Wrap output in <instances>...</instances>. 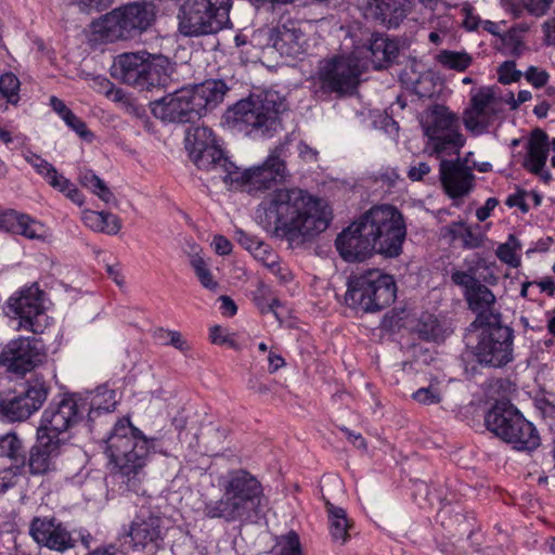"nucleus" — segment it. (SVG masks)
<instances>
[{"label":"nucleus","mask_w":555,"mask_h":555,"mask_svg":"<svg viewBox=\"0 0 555 555\" xmlns=\"http://www.w3.org/2000/svg\"><path fill=\"white\" fill-rule=\"evenodd\" d=\"M543 31L546 44L555 46V11L553 16L544 22Z\"/></svg>","instance_id":"774afa93"},{"label":"nucleus","mask_w":555,"mask_h":555,"mask_svg":"<svg viewBox=\"0 0 555 555\" xmlns=\"http://www.w3.org/2000/svg\"><path fill=\"white\" fill-rule=\"evenodd\" d=\"M437 61L448 69L464 72L472 64V56L466 52L443 50L437 55Z\"/></svg>","instance_id":"79ce46f5"},{"label":"nucleus","mask_w":555,"mask_h":555,"mask_svg":"<svg viewBox=\"0 0 555 555\" xmlns=\"http://www.w3.org/2000/svg\"><path fill=\"white\" fill-rule=\"evenodd\" d=\"M399 54V44L386 35H372L366 47L365 57L376 69L387 67Z\"/></svg>","instance_id":"7c9ffc66"},{"label":"nucleus","mask_w":555,"mask_h":555,"mask_svg":"<svg viewBox=\"0 0 555 555\" xmlns=\"http://www.w3.org/2000/svg\"><path fill=\"white\" fill-rule=\"evenodd\" d=\"M190 262L202 286L209 291H216L218 282L214 279L207 262L198 255H194Z\"/></svg>","instance_id":"49530a36"},{"label":"nucleus","mask_w":555,"mask_h":555,"mask_svg":"<svg viewBox=\"0 0 555 555\" xmlns=\"http://www.w3.org/2000/svg\"><path fill=\"white\" fill-rule=\"evenodd\" d=\"M439 179L444 193L453 199V205L456 207L475 186V175L472 168L459 156L455 159L440 158Z\"/></svg>","instance_id":"a211bd4d"},{"label":"nucleus","mask_w":555,"mask_h":555,"mask_svg":"<svg viewBox=\"0 0 555 555\" xmlns=\"http://www.w3.org/2000/svg\"><path fill=\"white\" fill-rule=\"evenodd\" d=\"M29 535L39 546L60 553L76 545L72 532L54 516L34 517L29 524Z\"/></svg>","instance_id":"6ab92c4d"},{"label":"nucleus","mask_w":555,"mask_h":555,"mask_svg":"<svg viewBox=\"0 0 555 555\" xmlns=\"http://www.w3.org/2000/svg\"><path fill=\"white\" fill-rule=\"evenodd\" d=\"M83 224L94 232H99L102 220V211L86 209L81 216Z\"/></svg>","instance_id":"680f3d73"},{"label":"nucleus","mask_w":555,"mask_h":555,"mask_svg":"<svg viewBox=\"0 0 555 555\" xmlns=\"http://www.w3.org/2000/svg\"><path fill=\"white\" fill-rule=\"evenodd\" d=\"M158 337H169L168 345L175 347L176 349L186 352L190 350V345L188 341L182 337L181 333L178 331H171V330H164L159 328L157 331Z\"/></svg>","instance_id":"13d9d810"},{"label":"nucleus","mask_w":555,"mask_h":555,"mask_svg":"<svg viewBox=\"0 0 555 555\" xmlns=\"http://www.w3.org/2000/svg\"><path fill=\"white\" fill-rule=\"evenodd\" d=\"M98 233L116 235L121 229V220L117 215L102 210V220Z\"/></svg>","instance_id":"864d4df0"},{"label":"nucleus","mask_w":555,"mask_h":555,"mask_svg":"<svg viewBox=\"0 0 555 555\" xmlns=\"http://www.w3.org/2000/svg\"><path fill=\"white\" fill-rule=\"evenodd\" d=\"M83 397L85 403H87V416H90L92 413H114L119 402L117 392L105 385L99 386L94 391L87 392Z\"/></svg>","instance_id":"473e14b6"},{"label":"nucleus","mask_w":555,"mask_h":555,"mask_svg":"<svg viewBox=\"0 0 555 555\" xmlns=\"http://www.w3.org/2000/svg\"><path fill=\"white\" fill-rule=\"evenodd\" d=\"M499 201L495 197H489L482 207L476 210V217L478 221L482 222L487 220L494 208L498 206Z\"/></svg>","instance_id":"338daca9"},{"label":"nucleus","mask_w":555,"mask_h":555,"mask_svg":"<svg viewBox=\"0 0 555 555\" xmlns=\"http://www.w3.org/2000/svg\"><path fill=\"white\" fill-rule=\"evenodd\" d=\"M361 75L359 62L353 56H333L320 62L317 79L321 91L337 95L351 94Z\"/></svg>","instance_id":"2eb2a0df"},{"label":"nucleus","mask_w":555,"mask_h":555,"mask_svg":"<svg viewBox=\"0 0 555 555\" xmlns=\"http://www.w3.org/2000/svg\"><path fill=\"white\" fill-rule=\"evenodd\" d=\"M146 51L129 52L117 55L111 67L112 76L129 86L139 88L146 66Z\"/></svg>","instance_id":"bb28decb"},{"label":"nucleus","mask_w":555,"mask_h":555,"mask_svg":"<svg viewBox=\"0 0 555 555\" xmlns=\"http://www.w3.org/2000/svg\"><path fill=\"white\" fill-rule=\"evenodd\" d=\"M40 361L38 340L30 337L12 339L0 352V365L18 376L30 372Z\"/></svg>","instance_id":"aec40b11"},{"label":"nucleus","mask_w":555,"mask_h":555,"mask_svg":"<svg viewBox=\"0 0 555 555\" xmlns=\"http://www.w3.org/2000/svg\"><path fill=\"white\" fill-rule=\"evenodd\" d=\"M198 169L216 171L224 182L238 181V168L224 155V152L216 144L202 147L201 151L190 154Z\"/></svg>","instance_id":"a878e982"},{"label":"nucleus","mask_w":555,"mask_h":555,"mask_svg":"<svg viewBox=\"0 0 555 555\" xmlns=\"http://www.w3.org/2000/svg\"><path fill=\"white\" fill-rule=\"evenodd\" d=\"M168 528L158 509L142 505L129 525L127 533L132 551L143 552L147 548L158 551L164 547Z\"/></svg>","instance_id":"dca6fc26"},{"label":"nucleus","mask_w":555,"mask_h":555,"mask_svg":"<svg viewBox=\"0 0 555 555\" xmlns=\"http://www.w3.org/2000/svg\"><path fill=\"white\" fill-rule=\"evenodd\" d=\"M155 20V8L150 3H130L105 14L95 25V31L105 41L133 38L145 31Z\"/></svg>","instance_id":"f8f14e48"},{"label":"nucleus","mask_w":555,"mask_h":555,"mask_svg":"<svg viewBox=\"0 0 555 555\" xmlns=\"http://www.w3.org/2000/svg\"><path fill=\"white\" fill-rule=\"evenodd\" d=\"M444 231L452 242L461 241L464 249L479 248L486 240L478 224L472 227L462 220L451 222L444 228Z\"/></svg>","instance_id":"72a5a7b5"},{"label":"nucleus","mask_w":555,"mask_h":555,"mask_svg":"<svg viewBox=\"0 0 555 555\" xmlns=\"http://www.w3.org/2000/svg\"><path fill=\"white\" fill-rule=\"evenodd\" d=\"M25 467L22 441L13 433L0 437V493L14 486Z\"/></svg>","instance_id":"4be33fe9"},{"label":"nucleus","mask_w":555,"mask_h":555,"mask_svg":"<svg viewBox=\"0 0 555 555\" xmlns=\"http://www.w3.org/2000/svg\"><path fill=\"white\" fill-rule=\"evenodd\" d=\"M270 42L281 56L293 60L305 55L308 50V38L300 25L294 21H287L273 28Z\"/></svg>","instance_id":"393cba45"},{"label":"nucleus","mask_w":555,"mask_h":555,"mask_svg":"<svg viewBox=\"0 0 555 555\" xmlns=\"http://www.w3.org/2000/svg\"><path fill=\"white\" fill-rule=\"evenodd\" d=\"M80 182L83 186L89 189L92 193L99 196V198H101L106 204L111 203L114 199V194L105 184V182L92 171H87L82 173L80 176Z\"/></svg>","instance_id":"37998d69"},{"label":"nucleus","mask_w":555,"mask_h":555,"mask_svg":"<svg viewBox=\"0 0 555 555\" xmlns=\"http://www.w3.org/2000/svg\"><path fill=\"white\" fill-rule=\"evenodd\" d=\"M47 397L48 388L40 380L28 382L26 390L11 399L0 392V416H30L42 406Z\"/></svg>","instance_id":"b1692460"},{"label":"nucleus","mask_w":555,"mask_h":555,"mask_svg":"<svg viewBox=\"0 0 555 555\" xmlns=\"http://www.w3.org/2000/svg\"><path fill=\"white\" fill-rule=\"evenodd\" d=\"M487 416H522L521 413L512 404L507 398H501L489 409Z\"/></svg>","instance_id":"3c124183"},{"label":"nucleus","mask_w":555,"mask_h":555,"mask_svg":"<svg viewBox=\"0 0 555 555\" xmlns=\"http://www.w3.org/2000/svg\"><path fill=\"white\" fill-rule=\"evenodd\" d=\"M358 8L365 18L379 21L383 24H397L403 15V9L399 0H357Z\"/></svg>","instance_id":"c756f323"},{"label":"nucleus","mask_w":555,"mask_h":555,"mask_svg":"<svg viewBox=\"0 0 555 555\" xmlns=\"http://www.w3.org/2000/svg\"><path fill=\"white\" fill-rule=\"evenodd\" d=\"M251 255L266 268L274 267V261L279 259L276 253H274L273 249L264 243L258 245V248H256Z\"/></svg>","instance_id":"4d7b16f0"},{"label":"nucleus","mask_w":555,"mask_h":555,"mask_svg":"<svg viewBox=\"0 0 555 555\" xmlns=\"http://www.w3.org/2000/svg\"><path fill=\"white\" fill-rule=\"evenodd\" d=\"M236 235L240 245L251 254L256 250V248H258V245H261L263 243L258 238L250 236L249 234L245 233L242 230L236 231Z\"/></svg>","instance_id":"e2e57ef3"},{"label":"nucleus","mask_w":555,"mask_h":555,"mask_svg":"<svg viewBox=\"0 0 555 555\" xmlns=\"http://www.w3.org/2000/svg\"><path fill=\"white\" fill-rule=\"evenodd\" d=\"M284 146H276L270 152L262 165L256 166L241 172L238 181L249 186V191H264L272 188L274 183L283 182L287 177V169L284 159Z\"/></svg>","instance_id":"f3484780"},{"label":"nucleus","mask_w":555,"mask_h":555,"mask_svg":"<svg viewBox=\"0 0 555 555\" xmlns=\"http://www.w3.org/2000/svg\"><path fill=\"white\" fill-rule=\"evenodd\" d=\"M278 236L289 242L312 238L324 232L332 212L322 199L299 188L273 190L261 203Z\"/></svg>","instance_id":"f257e3e1"},{"label":"nucleus","mask_w":555,"mask_h":555,"mask_svg":"<svg viewBox=\"0 0 555 555\" xmlns=\"http://www.w3.org/2000/svg\"><path fill=\"white\" fill-rule=\"evenodd\" d=\"M548 150L550 143L547 133L540 128L532 130L528 142V159L526 162V167L530 172L534 175L542 173L546 164Z\"/></svg>","instance_id":"2f4dec72"},{"label":"nucleus","mask_w":555,"mask_h":555,"mask_svg":"<svg viewBox=\"0 0 555 555\" xmlns=\"http://www.w3.org/2000/svg\"><path fill=\"white\" fill-rule=\"evenodd\" d=\"M253 299L262 314L272 312L275 317H278L275 308L279 307L281 302L276 297L272 295L271 288L263 282L258 283L257 288L254 292Z\"/></svg>","instance_id":"ea45409f"},{"label":"nucleus","mask_w":555,"mask_h":555,"mask_svg":"<svg viewBox=\"0 0 555 555\" xmlns=\"http://www.w3.org/2000/svg\"><path fill=\"white\" fill-rule=\"evenodd\" d=\"M231 0H183L178 13V29L184 37L217 34L229 23Z\"/></svg>","instance_id":"1a4fd4ad"},{"label":"nucleus","mask_w":555,"mask_h":555,"mask_svg":"<svg viewBox=\"0 0 555 555\" xmlns=\"http://www.w3.org/2000/svg\"><path fill=\"white\" fill-rule=\"evenodd\" d=\"M363 229L364 222L360 217L337 236L335 246L346 261H362L376 253L371 236Z\"/></svg>","instance_id":"5701e85b"},{"label":"nucleus","mask_w":555,"mask_h":555,"mask_svg":"<svg viewBox=\"0 0 555 555\" xmlns=\"http://www.w3.org/2000/svg\"><path fill=\"white\" fill-rule=\"evenodd\" d=\"M63 120L72 130H74L81 138H87L91 135L90 131H88L87 129L86 122L79 117H77L73 113V111L67 113V115L64 116Z\"/></svg>","instance_id":"bf43d9fd"},{"label":"nucleus","mask_w":555,"mask_h":555,"mask_svg":"<svg viewBox=\"0 0 555 555\" xmlns=\"http://www.w3.org/2000/svg\"><path fill=\"white\" fill-rule=\"evenodd\" d=\"M78 418H41L37 428V441L30 449L28 467L31 475L46 474L52 457L57 454L60 435L65 433Z\"/></svg>","instance_id":"4468645a"},{"label":"nucleus","mask_w":555,"mask_h":555,"mask_svg":"<svg viewBox=\"0 0 555 555\" xmlns=\"http://www.w3.org/2000/svg\"><path fill=\"white\" fill-rule=\"evenodd\" d=\"M0 223V228L13 234L23 235L29 240L44 238L46 230L43 224L26 214H21L13 209L5 210L2 212Z\"/></svg>","instance_id":"cd10ccee"},{"label":"nucleus","mask_w":555,"mask_h":555,"mask_svg":"<svg viewBox=\"0 0 555 555\" xmlns=\"http://www.w3.org/2000/svg\"><path fill=\"white\" fill-rule=\"evenodd\" d=\"M272 555H302V548L299 535L291 530L276 539L275 545L271 551Z\"/></svg>","instance_id":"a19ab883"},{"label":"nucleus","mask_w":555,"mask_h":555,"mask_svg":"<svg viewBox=\"0 0 555 555\" xmlns=\"http://www.w3.org/2000/svg\"><path fill=\"white\" fill-rule=\"evenodd\" d=\"M220 487V499L204 502L203 514L206 518L231 524L251 521L260 515L264 501L263 487L250 472L243 468L229 470Z\"/></svg>","instance_id":"7ed1b4c3"},{"label":"nucleus","mask_w":555,"mask_h":555,"mask_svg":"<svg viewBox=\"0 0 555 555\" xmlns=\"http://www.w3.org/2000/svg\"><path fill=\"white\" fill-rule=\"evenodd\" d=\"M427 138L426 150L436 158L459 156L466 139L461 131L457 115L447 106H433L421 121Z\"/></svg>","instance_id":"6e6552de"},{"label":"nucleus","mask_w":555,"mask_h":555,"mask_svg":"<svg viewBox=\"0 0 555 555\" xmlns=\"http://www.w3.org/2000/svg\"><path fill=\"white\" fill-rule=\"evenodd\" d=\"M144 74L140 80L139 89L151 90L166 87L170 80L172 65L167 56L162 54H147Z\"/></svg>","instance_id":"c85d7f7f"},{"label":"nucleus","mask_w":555,"mask_h":555,"mask_svg":"<svg viewBox=\"0 0 555 555\" xmlns=\"http://www.w3.org/2000/svg\"><path fill=\"white\" fill-rule=\"evenodd\" d=\"M361 218L364 222L363 231L371 236L376 254L386 258H396L402 254L406 224L402 212L396 206L375 205Z\"/></svg>","instance_id":"0eeeda50"},{"label":"nucleus","mask_w":555,"mask_h":555,"mask_svg":"<svg viewBox=\"0 0 555 555\" xmlns=\"http://www.w3.org/2000/svg\"><path fill=\"white\" fill-rule=\"evenodd\" d=\"M229 88L223 80L208 79L183 87L151 103L153 115L168 122H193L223 102Z\"/></svg>","instance_id":"20e7f679"},{"label":"nucleus","mask_w":555,"mask_h":555,"mask_svg":"<svg viewBox=\"0 0 555 555\" xmlns=\"http://www.w3.org/2000/svg\"><path fill=\"white\" fill-rule=\"evenodd\" d=\"M326 512L328 514L332 539L339 544H345L349 539L348 530L350 528L346 511L343 507L335 506L331 502H326Z\"/></svg>","instance_id":"c9c22d12"},{"label":"nucleus","mask_w":555,"mask_h":555,"mask_svg":"<svg viewBox=\"0 0 555 555\" xmlns=\"http://www.w3.org/2000/svg\"><path fill=\"white\" fill-rule=\"evenodd\" d=\"M396 295L393 278L378 269H372L349 280L346 301L364 312H376L390 306Z\"/></svg>","instance_id":"9d476101"},{"label":"nucleus","mask_w":555,"mask_h":555,"mask_svg":"<svg viewBox=\"0 0 555 555\" xmlns=\"http://www.w3.org/2000/svg\"><path fill=\"white\" fill-rule=\"evenodd\" d=\"M86 404L82 393H64L55 410H51V416H82L87 414Z\"/></svg>","instance_id":"e433bc0d"},{"label":"nucleus","mask_w":555,"mask_h":555,"mask_svg":"<svg viewBox=\"0 0 555 555\" xmlns=\"http://www.w3.org/2000/svg\"><path fill=\"white\" fill-rule=\"evenodd\" d=\"M476 430L485 427L516 451L533 452L541 446L537 427L528 418H469Z\"/></svg>","instance_id":"ddd939ff"},{"label":"nucleus","mask_w":555,"mask_h":555,"mask_svg":"<svg viewBox=\"0 0 555 555\" xmlns=\"http://www.w3.org/2000/svg\"><path fill=\"white\" fill-rule=\"evenodd\" d=\"M417 332L423 339L437 340L441 336V326L437 318L426 314L420 319Z\"/></svg>","instance_id":"09e8293b"},{"label":"nucleus","mask_w":555,"mask_h":555,"mask_svg":"<svg viewBox=\"0 0 555 555\" xmlns=\"http://www.w3.org/2000/svg\"><path fill=\"white\" fill-rule=\"evenodd\" d=\"M216 144L214 131L208 127H197L194 129V132L186 138V147L190 154L201 151L202 147Z\"/></svg>","instance_id":"c03bdc74"},{"label":"nucleus","mask_w":555,"mask_h":555,"mask_svg":"<svg viewBox=\"0 0 555 555\" xmlns=\"http://www.w3.org/2000/svg\"><path fill=\"white\" fill-rule=\"evenodd\" d=\"M503 44L509 50V53L519 56L524 49L522 36L518 28L512 27L502 37Z\"/></svg>","instance_id":"8fccbe9b"},{"label":"nucleus","mask_w":555,"mask_h":555,"mask_svg":"<svg viewBox=\"0 0 555 555\" xmlns=\"http://www.w3.org/2000/svg\"><path fill=\"white\" fill-rule=\"evenodd\" d=\"M24 158L51 186L55 185V182L62 176L51 163L42 158L40 155L27 152L24 154Z\"/></svg>","instance_id":"58836bf2"},{"label":"nucleus","mask_w":555,"mask_h":555,"mask_svg":"<svg viewBox=\"0 0 555 555\" xmlns=\"http://www.w3.org/2000/svg\"><path fill=\"white\" fill-rule=\"evenodd\" d=\"M526 192L518 190L516 193L508 195L505 201V204L508 207H518L522 212H527L529 210V206L525 201Z\"/></svg>","instance_id":"0e129e2a"},{"label":"nucleus","mask_w":555,"mask_h":555,"mask_svg":"<svg viewBox=\"0 0 555 555\" xmlns=\"http://www.w3.org/2000/svg\"><path fill=\"white\" fill-rule=\"evenodd\" d=\"M155 438H147L131 418H118L106 439L105 452L114 465L112 477L121 494L143 492L144 467Z\"/></svg>","instance_id":"f03ea898"},{"label":"nucleus","mask_w":555,"mask_h":555,"mask_svg":"<svg viewBox=\"0 0 555 555\" xmlns=\"http://www.w3.org/2000/svg\"><path fill=\"white\" fill-rule=\"evenodd\" d=\"M524 76L526 80L537 89L545 87L550 79V74L546 70L535 66H529Z\"/></svg>","instance_id":"6e6d98bb"},{"label":"nucleus","mask_w":555,"mask_h":555,"mask_svg":"<svg viewBox=\"0 0 555 555\" xmlns=\"http://www.w3.org/2000/svg\"><path fill=\"white\" fill-rule=\"evenodd\" d=\"M20 79L13 73H4L0 76V94L11 104L20 100Z\"/></svg>","instance_id":"de8ad7c7"},{"label":"nucleus","mask_w":555,"mask_h":555,"mask_svg":"<svg viewBox=\"0 0 555 555\" xmlns=\"http://www.w3.org/2000/svg\"><path fill=\"white\" fill-rule=\"evenodd\" d=\"M430 166L427 163L421 162L410 167L408 177L412 181H421L430 172Z\"/></svg>","instance_id":"69168bd1"},{"label":"nucleus","mask_w":555,"mask_h":555,"mask_svg":"<svg viewBox=\"0 0 555 555\" xmlns=\"http://www.w3.org/2000/svg\"><path fill=\"white\" fill-rule=\"evenodd\" d=\"M553 0H511L506 10L519 16L524 9L537 17L544 15L550 9Z\"/></svg>","instance_id":"4c0bfd02"},{"label":"nucleus","mask_w":555,"mask_h":555,"mask_svg":"<svg viewBox=\"0 0 555 555\" xmlns=\"http://www.w3.org/2000/svg\"><path fill=\"white\" fill-rule=\"evenodd\" d=\"M495 113L494 91L482 87L472 94L469 106L463 113V124L468 131L479 135L489 130Z\"/></svg>","instance_id":"412c9836"},{"label":"nucleus","mask_w":555,"mask_h":555,"mask_svg":"<svg viewBox=\"0 0 555 555\" xmlns=\"http://www.w3.org/2000/svg\"><path fill=\"white\" fill-rule=\"evenodd\" d=\"M499 81L503 85H509L518 81L522 73L516 69V63L514 61H505L498 68Z\"/></svg>","instance_id":"603ef678"},{"label":"nucleus","mask_w":555,"mask_h":555,"mask_svg":"<svg viewBox=\"0 0 555 555\" xmlns=\"http://www.w3.org/2000/svg\"><path fill=\"white\" fill-rule=\"evenodd\" d=\"M470 326L478 331L473 353L480 365L502 369L514 360L515 335L511 326L494 319Z\"/></svg>","instance_id":"9b49d317"},{"label":"nucleus","mask_w":555,"mask_h":555,"mask_svg":"<svg viewBox=\"0 0 555 555\" xmlns=\"http://www.w3.org/2000/svg\"><path fill=\"white\" fill-rule=\"evenodd\" d=\"M494 266V262L475 254L464 259L462 268L451 270L452 284L461 289L468 309L476 314L470 325L503 318L495 308L496 297L489 288V285L494 286L499 282V276L492 270Z\"/></svg>","instance_id":"39448f33"},{"label":"nucleus","mask_w":555,"mask_h":555,"mask_svg":"<svg viewBox=\"0 0 555 555\" xmlns=\"http://www.w3.org/2000/svg\"><path fill=\"white\" fill-rule=\"evenodd\" d=\"M287 108L286 100L280 92L264 90L236 102L225 111L223 119L233 131L272 137L281 127L280 115Z\"/></svg>","instance_id":"423d86ee"},{"label":"nucleus","mask_w":555,"mask_h":555,"mask_svg":"<svg viewBox=\"0 0 555 555\" xmlns=\"http://www.w3.org/2000/svg\"><path fill=\"white\" fill-rule=\"evenodd\" d=\"M52 188L65 193L67 197H69L74 203L78 205H81L83 203L82 194L75 186V184L72 183L63 175L57 179L55 185H52Z\"/></svg>","instance_id":"5fc2aeb1"},{"label":"nucleus","mask_w":555,"mask_h":555,"mask_svg":"<svg viewBox=\"0 0 555 555\" xmlns=\"http://www.w3.org/2000/svg\"><path fill=\"white\" fill-rule=\"evenodd\" d=\"M412 398L422 404H433L439 401V393L436 389L431 387H423L416 390Z\"/></svg>","instance_id":"052dcab7"},{"label":"nucleus","mask_w":555,"mask_h":555,"mask_svg":"<svg viewBox=\"0 0 555 555\" xmlns=\"http://www.w3.org/2000/svg\"><path fill=\"white\" fill-rule=\"evenodd\" d=\"M9 305L16 315L28 323L42 313L40 297L30 291L22 293L17 298H10Z\"/></svg>","instance_id":"f704fd0d"},{"label":"nucleus","mask_w":555,"mask_h":555,"mask_svg":"<svg viewBox=\"0 0 555 555\" xmlns=\"http://www.w3.org/2000/svg\"><path fill=\"white\" fill-rule=\"evenodd\" d=\"M521 245L517 237L511 234L507 241L495 250L496 257L504 263L512 268H518L520 266V258L516 255V250L520 249Z\"/></svg>","instance_id":"a18cd8bd"}]
</instances>
